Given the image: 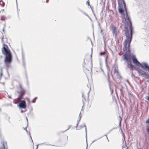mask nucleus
<instances>
[{
	"mask_svg": "<svg viewBox=\"0 0 149 149\" xmlns=\"http://www.w3.org/2000/svg\"><path fill=\"white\" fill-rule=\"evenodd\" d=\"M141 64L143 65V67H142V68L144 67L149 70V66H148L147 63H143Z\"/></svg>",
	"mask_w": 149,
	"mask_h": 149,
	"instance_id": "11",
	"label": "nucleus"
},
{
	"mask_svg": "<svg viewBox=\"0 0 149 149\" xmlns=\"http://www.w3.org/2000/svg\"><path fill=\"white\" fill-rule=\"evenodd\" d=\"M1 19L2 20H4V19H3L1 17Z\"/></svg>",
	"mask_w": 149,
	"mask_h": 149,
	"instance_id": "43",
	"label": "nucleus"
},
{
	"mask_svg": "<svg viewBox=\"0 0 149 149\" xmlns=\"http://www.w3.org/2000/svg\"><path fill=\"white\" fill-rule=\"evenodd\" d=\"M16 2L17 6V0H16Z\"/></svg>",
	"mask_w": 149,
	"mask_h": 149,
	"instance_id": "42",
	"label": "nucleus"
},
{
	"mask_svg": "<svg viewBox=\"0 0 149 149\" xmlns=\"http://www.w3.org/2000/svg\"><path fill=\"white\" fill-rule=\"evenodd\" d=\"M9 98H11V97H10V96H9Z\"/></svg>",
	"mask_w": 149,
	"mask_h": 149,
	"instance_id": "55",
	"label": "nucleus"
},
{
	"mask_svg": "<svg viewBox=\"0 0 149 149\" xmlns=\"http://www.w3.org/2000/svg\"><path fill=\"white\" fill-rule=\"evenodd\" d=\"M78 125H76V128H77V127H78Z\"/></svg>",
	"mask_w": 149,
	"mask_h": 149,
	"instance_id": "49",
	"label": "nucleus"
},
{
	"mask_svg": "<svg viewBox=\"0 0 149 149\" xmlns=\"http://www.w3.org/2000/svg\"><path fill=\"white\" fill-rule=\"evenodd\" d=\"M4 11V10H1L0 11V13H2L3 12V11Z\"/></svg>",
	"mask_w": 149,
	"mask_h": 149,
	"instance_id": "30",
	"label": "nucleus"
},
{
	"mask_svg": "<svg viewBox=\"0 0 149 149\" xmlns=\"http://www.w3.org/2000/svg\"><path fill=\"white\" fill-rule=\"evenodd\" d=\"M82 97L84 98V99L85 100V98L84 97V94H83V93H82Z\"/></svg>",
	"mask_w": 149,
	"mask_h": 149,
	"instance_id": "29",
	"label": "nucleus"
},
{
	"mask_svg": "<svg viewBox=\"0 0 149 149\" xmlns=\"http://www.w3.org/2000/svg\"><path fill=\"white\" fill-rule=\"evenodd\" d=\"M105 136H106L107 138V140H108V141H109V139H108V138H107V135H105Z\"/></svg>",
	"mask_w": 149,
	"mask_h": 149,
	"instance_id": "40",
	"label": "nucleus"
},
{
	"mask_svg": "<svg viewBox=\"0 0 149 149\" xmlns=\"http://www.w3.org/2000/svg\"><path fill=\"white\" fill-rule=\"evenodd\" d=\"M3 49L2 51L3 54L6 56L4 62L6 65L8 63H10L12 61V56L10 50L7 49L8 46L4 44H3Z\"/></svg>",
	"mask_w": 149,
	"mask_h": 149,
	"instance_id": "2",
	"label": "nucleus"
},
{
	"mask_svg": "<svg viewBox=\"0 0 149 149\" xmlns=\"http://www.w3.org/2000/svg\"><path fill=\"white\" fill-rule=\"evenodd\" d=\"M125 29H126V27H125Z\"/></svg>",
	"mask_w": 149,
	"mask_h": 149,
	"instance_id": "58",
	"label": "nucleus"
},
{
	"mask_svg": "<svg viewBox=\"0 0 149 149\" xmlns=\"http://www.w3.org/2000/svg\"><path fill=\"white\" fill-rule=\"evenodd\" d=\"M3 146L1 148V149H8L7 142L6 141H3L2 143Z\"/></svg>",
	"mask_w": 149,
	"mask_h": 149,
	"instance_id": "8",
	"label": "nucleus"
},
{
	"mask_svg": "<svg viewBox=\"0 0 149 149\" xmlns=\"http://www.w3.org/2000/svg\"><path fill=\"white\" fill-rule=\"evenodd\" d=\"M0 4L1 6H3L4 5L5 3L4 2H2V5L1 3H0Z\"/></svg>",
	"mask_w": 149,
	"mask_h": 149,
	"instance_id": "23",
	"label": "nucleus"
},
{
	"mask_svg": "<svg viewBox=\"0 0 149 149\" xmlns=\"http://www.w3.org/2000/svg\"><path fill=\"white\" fill-rule=\"evenodd\" d=\"M97 140V139L96 140H94V141H93L92 142V143H93L95 141H96Z\"/></svg>",
	"mask_w": 149,
	"mask_h": 149,
	"instance_id": "35",
	"label": "nucleus"
},
{
	"mask_svg": "<svg viewBox=\"0 0 149 149\" xmlns=\"http://www.w3.org/2000/svg\"><path fill=\"white\" fill-rule=\"evenodd\" d=\"M80 114H81V113H80V114H79V118H81V116H80Z\"/></svg>",
	"mask_w": 149,
	"mask_h": 149,
	"instance_id": "33",
	"label": "nucleus"
},
{
	"mask_svg": "<svg viewBox=\"0 0 149 149\" xmlns=\"http://www.w3.org/2000/svg\"><path fill=\"white\" fill-rule=\"evenodd\" d=\"M81 12L84 14V15H86V16H87V17H89V18H90L89 16L87 14H86L85 12H83L81 11Z\"/></svg>",
	"mask_w": 149,
	"mask_h": 149,
	"instance_id": "19",
	"label": "nucleus"
},
{
	"mask_svg": "<svg viewBox=\"0 0 149 149\" xmlns=\"http://www.w3.org/2000/svg\"><path fill=\"white\" fill-rule=\"evenodd\" d=\"M26 120H27V126L26 127H25L24 128V130H26V132H28V131L27 130H26V129L27 128V127H28V119H27V117H26Z\"/></svg>",
	"mask_w": 149,
	"mask_h": 149,
	"instance_id": "17",
	"label": "nucleus"
},
{
	"mask_svg": "<svg viewBox=\"0 0 149 149\" xmlns=\"http://www.w3.org/2000/svg\"><path fill=\"white\" fill-rule=\"evenodd\" d=\"M71 125H70L69 126L68 128V129H67L65 131H64L63 132H65V131H67V130H69V128H70V127H71Z\"/></svg>",
	"mask_w": 149,
	"mask_h": 149,
	"instance_id": "24",
	"label": "nucleus"
},
{
	"mask_svg": "<svg viewBox=\"0 0 149 149\" xmlns=\"http://www.w3.org/2000/svg\"><path fill=\"white\" fill-rule=\"evenodd\" d=\"M2 73H1V77H0V78H1V76H2Z\"/></svg>",
	"mask_w": 149,
	"mask_h": 149,
	"instance_id": "38",
	"label": "nucleus"
},
{
	"mask_svg": "<svg viewBox=\"0 0 149 149\" xmlns=\"http://www.w3.org/2000/svg\"><path fill=\"white\" fill-rule=\"evenodd\" d=\"M122 136H123V138H124V140L125 139V135L123 133L122 134Z\"/></svg>",
	"mask_w": 149,
	"mask_h": 149,
	"instance_id": "26",
	"label": "nucleus"
},
{
	"mask_svg": "<svg viewBox=\"0 0 149 149\" xmlns=\"http://www.w3.org/2000/svg\"><path fill=\"white\" fill-rule=\"evenodd\" d=\"M146 123H149V119L147 120L146 121Z\"/></svg>",
	"mask_w": 149,
	"mask_h": 149,
	"instance_id": "25",
	"label": "nucleus"
},
{
	"mask_svg": "<svg viewBox=\"0 0 149 149\" xmlns=\"http://www.w3.org/2000/svg\"><path fill=\"white\" fill-rule=\"evenodd\" d=\"M22 61L24 66L25 67V56L24 54L23 51L22 52Z\"/></svg>",
	"mask_w": 149,
	"mask_h": 149,
	"instance_id": "7",
	"label": "nucleus"
},
{
	"mask_svg": "<svg viewBox=\"0 0 149 149\" xmlns=\"http://www.w3.org/2000/svg\"><path fill=\"white\" fill-rule=\"evenodd\" d=\"M3 37H2V38L1 40H2V42H3Z\"/></svg>",
	"mask_w": 149,
	"mask_h": 149,
	"instance_id": "44",
	"label": "nucleus"
},
{
	"mask_svg": "<svg viewBox=\"0 0 149 149\" xmlns=\"http://www.w3.org/2000/svg\"><path fill=\"white\" fill-rule=\"evenodd\" d=\"M105 56H106V57L105 58V61L106 63H107V58L108 57V53L106 54Z\"/></svg>",
	"mask_w": 149,
	"mask_h": 149,
	"instance_id": "18",
	"label": "nucleus"
},
{
	"mask_svg": "<svg viewBox=\"0 0 149 149\" xmlns=\"http://www.w3.org/2000/svg\"><path fill=\"white\" fill-rule=\"evenodd\" d=\"M110 84H111V82L109 81V87L110 88V91L111 92V93H113V89H112L111 87Z\"/></svg>",
	"mask_w": 149,
	"mask_h": 149,
	"instance_id": "16",
	"label": "nucleus"
},
{
	"mask_svg": "<svg viewBox=\"0 0 149 149\" xmlns=\"http://www.w3.org/2000/svg\"><path fill=\"white\" fill-rule=\"evenodd\" d=\"M123 5H124V6L125 7V5H126V3L125 2L124 0H123Z\"/></svg>",
	"mask_w": 149,
	"mask_h": 149,
	"instance_id": "22",
	"label": "nucleus"
},
{
	"mask_svg": "<svg viewBox=\"0 0 149 149\" xmlns=\"http://www.w3.org/2000/svg\"><path fill=\"white\" fill-rule=\"evenodd\" d=\"M37 98V97H35L32 100V103H34L35 102V100Z\"/></svg>",
	"mask_w": 149,
	"mask_h": 149,
	"instance_id": "21",
	"label": "nucleus"
},
{
	"mask_svg": "<svg viewBox=\"0 0 149 149\" xmlns=\"http://www.w3.org/2000/svg\"><path fill=\"white\" fill-rule=\"evenodd\" d=\"M112 129H112L111 130H110V131H111Z\"/></svg>",
	"mask_w": 149,
	"mask_h": 149,
	"instance_id": "57",
	"label": "nucleus"
},
{
	"mask_svg": "<svg viewBox=\"0 0 149 149\" xmlns=\"http://www.w3.org/2000/svg\"><path fill=\"white\" fill-rule=\"evenodd\" d=\"M124 7L126 12L125 17V23L128 25H129L130 29V32L129 33L128 31H125V34L127 39L125 40L124 42V47L123 48V50L124 51L128 52H130V46L132 40L133 30L132 26V22L127 13L126 5H125V8L124 6Z\"/></svg>",
	"mask_w": 149,
	"mask_h": 149,
	"instance_id": "1",
	"label": "nucleus"
},
{
	"mask_svg": "<svg viewBox=\"0 0 149 149\" xmlns=\"http://www.w3.org/2000/svg\"><path fill=\"white\" fill-rule=\"evenodd\" d=\"M84 126L85 127L86 133V125H85V124H84Z\"/></svg>",
	"mask_w": 149,
	"mask_h": 149,
	"instance_id": "20",
	"label": "nucleus"
},
{
	"mask_svg": "<svg viewBox=\"0 0 149 149\" xmlns=\"http://www.w3.org/2000/svg\"><path fill=\"white\" fill-rule=\"evenodd\" d=\"M30 138H31V139L32 140V142L33 143V140H32V139L31 138V136L30 135Z\"/></svg>",
	"mask_w": 149,
	"mask_h": 149,
	"instance_id": "36",
	"label": "nucleus"
},
{
	"mask_svg": "<svg viewBox=\"0 0 149 149\" xmlns=\"http://www.w3.org/2000/svg\"><path fill=\"white\" fill-rule=\"evenodd\" d=\"M6 27V24H4V26L3 27L4 28H5Z\"/></svg>",
	"mask_w": 149,
	"mask_h": 149,
	"instance_id": "37",
	"label": "nucleus"
},
{
	"mask_svg": "<svg viewBox=\"0 0 149 149\" xmlns=\"http://www.w3.org/2000/svg\"><path fill=\"white\" fill-rule=\"evenodd\" d=\"M118 7H119L118 9L120 13L122 14L124 11L122 8H123V6H124L123 0H118ZM123 8H124V7Z\"/></svg>",
	"mask_w": 149,
	"mask_h": 149,
	"instance_id": "3",
	"label": "nucleus"
},
{
	"mask_svg": "<svg viewBox=\"0 0 149 149\" xmlns=\"http://www.w3.org/2000/svg\"><path fill=\"white\" fill-rule=\"evenodd\" d=\"M24 92L23 91L21 92L20 93V94L19 95L17 98L19 100H20L22 99L23 98V96L24 95Z\"/></svg>",
	"mask_w": 149,
	"mask_h": 149,
	"instance_id": "10",
	"label": "nucleus"
},
{
	"mask_svg": "<svg viewBox=\"0 0 149 149\" xmlns=\"http://www.w3.org/2000/svg\"><path fill=\"white\" fill-rule=\"evenodd\" d=\"M21 113H23V112H24V111H23L22 110L21 111Z\"/></svg>",
	"mask_w": 149,
	"mask_h": 149,
	"instance_id": "41",
	"label": "nucleus"
},
{
	"mask_svg": "<svg viewBox=\"0 0 149 149\" xmlns=\"http://www.w3.org/2000/svg\"><path fill=\"white\" fill-rule=\"evenodd\" d=\"M0 57L1 58L2 57V56H0Z\"/></svg>",
	"mask_w": 149,
	"mask_h": 149,
	"instance_id": "53",
	"label": "nucleus"
},
{
	"mask_svg": "<svg viewBox=\"0 0 149 149\" xmlns=\"http://www.w3.org/2000/svg\"><path fill=\"white\" fill-rule=\"evenodd\" d=\"M132 61L134 63L136 64V65H139L141 67H143V65L141 63H140L139 61L136 59L135 57L134 56H133L132 58Z\"/></svg>",
	"mask_w": 149,
	"mask_h": 149,
	"instance_id": "5",
	"label": "nucleus"
},
{
	"mask_svg": "<svg viewBox=\"0 0 149 149\" xmlns=\"http://www.w3.org/2000/svg\"><path fill=\"white\" fill-rule=\"evenodd\" d=\"M2 0H0V3H1V2H2Z\"/></svg>",
	"mask_w": 149,
	"mask_h": 149,
	"instance_id": "50",
	"label": "nucleus"
},
{
	"mask_svg": "<svg viewBox=\"0 0 149 149\" xmlns=\"http://www.w3.org/2000/svg\"><path fill=\"white\" fill-rule=\"evenodd\" d=\"M104 48H105V47H106V43H105V42H104Z\"/></svg>",
	"mask_w": 149,
	"mask_h": 149,
	"instance_id": "34",
	"label": "nucleus"
},
{
	"mask_svg": "<svg viewBox=\"0 0 149 149\" xmlns=\"http://www.w3.org/2000/svg\"><path fill=\"white\" fill-rule=\"evenodd\" d=\"M81 128L83 127V126H81Z\"/></svg>",
	"mask_w": 149,
	"mask_h": 149,
	"instance_id": "51",
	"label": "nucleus"
},
{
	"mask_svg": "<svg viewBox=\"0 0 149 149\" xmlns=\"http://www.w3.org/2000/svg\"><path fill=\"white\" fill-rule=\"evenodd\" d=\"M114 73L115 74H116V75H118L119 74V73L118 71V70L116 68V67H115L114 70Z\"/></svg>",
	"mask_w": 149,
	"mask_h": 149,
	"instance_id": "14",
	"label": "nucleus"
},
{
	"mask_svg": "<svg viewBox=\"0 0 149 149\" xmlns=\"http://www.w3.org/2000/svg\"><path fill=\"white\" fill-rule=\"evenodd\" d=\"M124 59L127 62H131V59L128 58V55L125 54L124 55Z\"/></svg>",
	"mask_w": 149,
	"mask_h": 149,
	"instance_id": "6",
	"label": "nucleus"
},
{
	"mask_svg": "<svg viewBox=\"0 0 149 149\" xmlns=\"http://www.w3.org/2000/svg\"><path fill=\"white\" fill-rule=\"evenodd\" d=\"M86 4H88V5H89V1H87L86 3Z\"/></svg>",
	"mask_w": 149,
	"mask_h": 149,
	"instance_id": "32",
	"label": "nucleus"
},
{
	"mask_svg": "<svg viewBox=\"0 0 149 149\" xmlns=\"http://www.w3.org/2000/svg\"><path fill=\"white\" fill-rule=\"evenodd\" d=\"M148 132H149V127H148L146 130Z\"/></svg>",
	"mask_w": 149,
	"mask_h": 149,
	"instance_id": "28",
	"label": "nucleus"
},
{
	"mask_svg": "<svg viewBox=\"0 0 149 149\" xmlns=\"http://www.w3.org/2000/svg\"><path fill=\"white\" fill-rule=\"evenodd\" d=\"M86 143H87V141L86 142Z\"/></svg>",
	"mask_w": 149,
	"mask_h": 149,
	"instance_id": "56",
	"label": "nucleus"
},
{
	"mask_svg": "<svg viewBox=\"0 0 149 149\" xmlns=\"http://www.w3.org/2000/svg\"><path fill=\"white\" fill-rule=\"evenodd\" d=\"M80 120H81V118H79V120H77V123H79Z\"/></svg>",
	"mask_w": 149,
	"mask_h": 149,
	"instance_id": "27",
	"label": "nucleus"
},
{
	"mask_svg": "<svg viewBox=\"0 0 149 149\" xmlns=\"http://www.w3.org/2000/svg\"><path fill=\"white\" fill-rule=\"evenodd\" d=\"M39 145V144H38V145H37V147H36V149H37L38 148V146Z\"/></svg>",
	"mask_w": 149,
	"mask_h": 149,
	"instance_id": "39",
	"label": "nucleus"
},
{
	"mask_svg": "<svg viewBox=\"0 0 149 149\" xmlns=\"http://www.w3.org/2000/svg\"><path fill=\"white\" fill-rule=\"evenodd\" d=\"M102 30H101V33H102Z\"/></svg>",
	"mask_w": 149,
	"mask_h": 149,
	"instance_id": "48",
	"label": "nucleus"
},
{
	"mask_svg": "<svg viewBox=\"0 0 149 149\" xmlns=\"http://www.w3.org/2000/svg\"><path fill=\"white\" fill-rule=\"evenodd\" d=\"M102 137H100L98 139H100V138H101Z\"/></svg>",
	"mask_w": 149,
	"mask_h": 149,
	"instance_id": "52",
	"label": "nucleus"
},
{
	"mask_svg": "<svg viewBox=\"0 0 149 149\" xmlns=\"http://www.w3.org/2000/svg\"><path fill=\"white\" fill-rule=\"evenodd\" d=\"M5 28H4V27H3V32L4 31V29H5Z\"/></svg>",
	"mask_w": 149,
	"mask_h": 149,
	"instance_id": "45",
	"label": "nucleus"
},
{
	"mask_svg": "<svg viewBox=\"0 0 149 149\" xmlns=\"http://www.w3.org/2000/svg\"><path fill=\"white\" fill-rule=\"evenodd\" d=\"M141 149V148H139V149Z\"/></svg>",
	"mask_w": 149,
	"mask_h": 149,
	"instance_id": "60",
	"label": "nucleus"
},
{
	"mask_svg": "<svg viewBox=\"0 0 149 149\" xmlns=\"http://www.w3.org/2000/svg\"><path fill=\"white\" fill-rule=\"evenodd\" d=\"M131 62H127V66L128 68H130L131 69L133 70L135 68V66L132 65L131 64Z\"/></svg>",
	"mask_w": 149,
	"mask_h": 149,
	"instance_id": "9",
	"label": "nucleus"
},
{
	"mask_svg": "<svg viewBox=\"0 0 149 149\" xmlns=\"http://www.w3.org/2000/svg\"><path fill=\"white\" fill-rule=\"evenodd\" d=\"M79 123H77V125H78Z\"/></svg>",
	"mask_w": 149,
	"mask_h": 149,
	"instance_id": "47",
	"label": "nucleus"
},
{
	"mask_svg": "<svg viewBox=\"0 0 149 149\" xmlns=\"http://www.w3.org/2000/svg\"><path fill=\"white\" fill-rule=\"evenodd\" d=\"M18 106L20 108L25 109L26 104L25 101L24 100H21L19 103Z\"/></svg>",
	"mask_w": 149,
	"mask_h": 149,
	"instance_id": "4",
	"label": "nucleus"
},
{
	"mask_svg": "<svg viewBox=\"0 0 149 149\" xmlns=\"http://www.w3.org/2000/svg\"><path fill=\"white\" fill-rule=\"evenodd\" d=\"M108 52H107V50L105 49L104 51V52H100V56H102L104 55H106L107 54Z\"/></svg>",
	"mask_w": 149,
	"mask_h": 149,
	"instance_id": "15",
	"label": "nucleus"
},
{
	"mask_svg": "<svg viewBox=\"0 0 149 149\" xmlns=\"http://www.w3.org/2000/svg\"><path fill=\"white\" fill-rule=\"evenodd\" d=\"M139 74L141 75H144L146 74V72L141 70H139Z\"/></svg>",
	"mask_w": 149,
	"mask_h": 149,
	"instance_id": "12",
	"label": "nucleus"
},
{
	"mask_svg": "<svg viewBox=\"0 0 149 149\" xmlns=\"http://www.w3.org/2000/svg\"><path fill=\"white\" fill-rule=\"evenodd\" d=\"M48 2V0L47 1H46V3H47Z\"/></svg>",
	"mask_w": 149,
	"mask_h": 149,
	"instance_id": "54",
	"label": "nucleus"
},
{
	"mask_svg": "<svg viewBox=\"0 0 149 149\" xmlns=\"http://www.w3.org/2000/svg\"><path fill=\"white\" fill-rule=\"evenodd\" d=\"M113 36L115 37L116 36V28L115 27H114L113 28Z\"/></svg>",
	"mask_w": 149,
	"mask_h": 149,
	"instance_id": "13",
	"label": "nucleus"
},
{
	"mask_svg": "<svg viewBox=\"0 0 149 149\" xmlns=\"http://www.w3.org/2000/svg\"><path fill=\"white\" fill-rule=\"evenodd\" d=\"M120 125H121V122L120 121V123H119V126H120Z\"/></svg>",
	"mask_w": 149,
	"mask_h": 149,
	"instance_id": "46",
	"label": "nucleus"
},
{
	"mask_svg": "<svg viewBox=\"0 0 149 149\" xmlns=\"http://www.w3.org/2000/svg\"><path fill=\"white\" fill-rule=\"evenodd\" d=\"M90 90H91V88H90Z\"/></svg>",
	"mask_w": 149,
	"mask_h": 149,
	"instance_id": "59",
	"label": "nucleus"
},
{
	"mask_svg": "<svg viewBox=\"0 0 149 149\" xmlns=\"http://www.w3.org/2000/svg\"><path fill=\"white\" fill-rule=\"evenodd\" d=\"M147 98H146V99L148 100L149 101V96H147Z\"/></svg>",
	"mask_w": 149,
	"mask_h": 149,
	"instance_id": "31",
	"label": "nucleus"
}]
</instances>
